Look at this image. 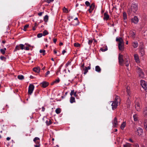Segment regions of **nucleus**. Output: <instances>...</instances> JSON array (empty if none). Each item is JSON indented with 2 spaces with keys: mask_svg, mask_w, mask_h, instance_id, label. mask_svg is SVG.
<instances>
[{
  "mask_svg": "<svg viewBox=\"0 0 147 147\" xmlns=\"http://www.w3.org/2000/svg\"><path fill=\"white\" fill-rule=\"evenodd\" d=\"M138 9V6L137 4L133 3L131 5V7L129 8L127 11L128 14L129 15H134L136 13Z\"/></svg>",
  "mask_w": 147,
  "mask_h": 147,
  "instance_id": "1",
  "label": "nucleus"
},
{
  "mask_svg": "<svg viewBox=\"0 0 147 147\" xmlns=\"http://www.w3.org/2000/svg\"><path fill=\"white\" fill-rule=\"evenodd\" d=\"M116 41L117 42H119L118 48L121 51H123L124 50V42L122 38L121 37L117 38Z\"/></svg>",
  "mask_w": 147,
  "mask_h": 147,
  "instance_id": "2",
  "label": "nucleus"
},
{
  "mask_svg": "<svg viewBox=\"0 0 147 147\" xmlns=\"http://www.w3.org/2000/svg\"><path fill=\"white\" fill-rule=\"evenodd\" d=\"M118 100H119V96H116L115 97L114 100L113 102L111 105L112 106V108L113 110L116 108L118 106Z\"/></svg>",
  "mask_w": 147,
  "mask_h": 147,
  "instance_id": "3",
  "label": "nucleus"
},
{
  "mask_svg": "<svg viewBox=\"0 0 147 147\" xmlns=\"http://www.w3.org/2000/svg\"><path fill=\"white\" fill-rule=\"evenodd\" d=\"M137 69L139 76L141 78H144V74L142 70L139 67L137 68Z\"/></svg>",
  "mask_w": 147,
  "mask_h": 147,
  "instance_id": "4",
  "label": "nucleus"
},
{
  "mask_svg": "<svg viewBox=\"0 0 147 147\" xmlns=\"http://www.w3.org/2000/svg\"><path fill=\"white\" fill-rule=\"evenodd\" d=\"M24 45L22 44L17 45L14 49V52L16 51L17 50H19L20 49L23 50L24 49Z\"/></svg>",
  "mask_w": 147,
  "mask_h": 147,
  "instance_id": "5",
  "label": "nucleus"
},
{
  "mask_svg": "<svg viewBox=\"0 0 147 147\" xmlns=\"http://www.w3.org/2000/svg\"><path fill=\"white\" fill-rule=\"evenodd\" d=\"M123 55L119 54V55L118 59L119 64L121 66H123Z\"/></svg>",
  "mask_w": 147,
  "mask_h": 147,
  "instance_id": "6",
  "label": "nucleus"
},
{
  "mask_svg": "<svg viewBox=\"0 0 147 147\" xmlns=\"http://www.w3.org/2000/svg\"><path fill=\"white\" fill-rule=\"evenodd\" d=\"M34 88V86L32 84H30L28 87V93L29 94L31 95Z\"/></svg>",
  "mask_w": 147,
  "mask_h": 147,
  "instance_id": "7",
  "label": "nucleus"
},
{
  "mask_svg": "<svg viewBox=\"0 0 147 147\" xmlns=\"http://www.w3.org/2000/svg\"><path fill=\"white\" fill-rule=\"evenodd\" d=\"M141 85L145 90H147V84L144 80H141Z\"/></svg>",
  "mask_w": 147,
  "mask_h": 147,
  "instance_id": "8",
  "label": "nucleus"
},
{
  "mask_svg": "<svg viewBox=\"0 0 147 147\" xmlns=\"http://www.w3.org/2000/svg\"><path fill=\"white\" fill-rule=\"evenodd\" d=\"M112 123L113 126L114 127H117L118 125V122L117 118L115 117L114 120L112 121Z\"/></svg>",
  "mask_w": 147,
  "mask_h": 147,
  "instance_id": "9",
  "label": "nucleus"
},
{
  "mask_svg": "<svg viewBox=\"0 0 147 147\" xmlns=\"http://www.w3.org/2000/svg\"><path fill=\"white\" fill-rule=\"evenodd\" d=\"M143 131L142 128L138 127L137 129V131L136 132V134L140 136L143 133Z\"/></svg>",
  "mask_w": 147,
  "mask_h": 147,
  "instance_id": "10",
  "label": "nucleus"
},
{
  "mask_svg": "<svg viewBox=\"0 0 147 147\" xmlns=\"http://www.w3.org/2000/svg\"><path fill=\"white\" fill-rule=\"evenodd\" d=\"M134 57L136 62L138 63H140V60L138 55L136 54H134Z\"/></svg>",
  "mask_w": 147,
  "mask_h": 147,
  "instance_id": "11",
  "label": "nucleus"
},
{
  "mask_svg": "<svg viewBox=\"0 0 147 147\" xmlns=\"http://www.w3.org/2000/svg\"><path fill=\"white\" fill-rule=\"evenodd\" d=\"M95 7V4L94 3H92L90 5V8L88 10L90 13H91Z\"/></svg>",
  "mask_w": 147,
  "mask_h": 147,
  "instance_id": "12",
  "label": "nucleus"
},
{
  "mask_svg": "<svg viewBox=\"0 0 147 147\" xmlns=\"http://www.w3.org/2000/svg\"><path fill=\"white\" fill-rule=\"evenodd\" d=\"M140 53L142 56H144L145 54V50L143 48L141 47L139 49Z\"/></svg>",
  "mask_w": 147,
  "mask_h": 147,
  "instance_id": "13",
  "label": "nucleus"
},
{
  "mask_svg": "<svg viewBox=\"0 0 147 147\" xmlns=\"http://www.w3.org/2000/svg\"><path fill=\"white\" fill-rule=\"evenodd\" d=\"M40 84L44 88L46 87L49 85V83L46 81H44L41 83Z\"/></svg>",
  "mask_w": 147,
  "mask_h": 147,
  "instance_id": "14",
  "label": "nucleus"
},
{
  "mask_svg": "<svg viewBox=\"0 0 147 147\" xmlns=\"http://www.w3.org/2000/svg\"><path fill=\"white\" fill-rule=\"evenodd\" d=\"M131 21L134 24H137L138 22V19L137 17L135 16L131 19Z\"/></svg>",
  "mask_w": 147,
  "mask_h": 147,
  "instance_id": "15",
  "label": "nucleus"
},
{
  "mask_svg": "<svg viewBox=\"0 0 147 147\" xmlns=\"http://www.w3.org/2000/svg\"><path fill=\"white\" fill-rule=\"evenodd\" d=\"M40 138L37 137H36L33 139V141L36 144H38L40 143Z\"/></svg>",
  "mask_w": 147,
  "mask_h": 147,
  "instance_id": "16",
  "label": "nucleus"
},
{
  "mask_svg": "<svg viewBox=\"0 0 147 147\" xmlns=\"http://www.w3.org/2000/svg\"><path fill=\"white\" fill-rule=\"evenodd\" d=\"M109 16L107 13L105 12L104 13L103 19L104 20H108L109 18Z\"/></svg>",
  "mask_w": 147,
  "mask_h": 147,
  "instance_id": "17",
  "label": "nucleus"
},
{
  "mask_svg": "<svg viewBox=\"0 0 147 147\" xmlns=\"http://www.w3.org/2000/svg\"><path fill=\"white\" fill-rule=\"evenodd\" d=\"M32 70L36 73H39L40 71V68L39 67H34L33 68Z\"/></svg>",
  "mask_w": 147,
  "mask_h": 147,
  "instance_id": "18",
  "label": "nucleus"
},
{
  "mask_svg": "<svg viewBox=\"0 0 147 147\" xmlns=\"http://www.w3.org/2000/svg\"><path fill=\"white\" fill-rule=\"evenodd\" d=\"M135 108L137 111H140V105L139 103H136L135 104Z\"/></svg>",
  "mask_w": 147,
  "mask_h": 147,
  "instance_id": "19",
  "label": "nucleus"
},
{
  "mask_svg": "<svg viewBox=\"0 0 147 147\" xmlns=\"http://www.w3.org/2000/svg\"><path fill=\"white\" fill-rule=\"evenodd\" d=\"M126 104L127 105V108H129L130 106V101L129 98H128L127 99Z\"/></svg>",
  "mask_w": 147,
  "mask_h": 147,
  "instance_id": "20",
  "label": "nucleus"
},
{
  "mask_svg": "<svg viewBox=\"0 0 147 147\" xmlns=\"http://www.w3.org/2000/svg\"><path fill=\"white\" fill-rule=\"evenodd\" d=\"M143 115L145 117H147V107L144 108L143 112Z\"/></svg>",
  "mask_w": 147,
  "mask_h": 147,
  "instance_id": "21",
  "label": "nucleus"
},
{
  "mask_svg": "<svg viewBox=\"0 0 147 147\" xmlns=\"http://www.w3.org/2000/svg\"><path fill=\"white\" fill-rule=\"evenodd\" d=\"M129 36L134 38L135 37V33L133 31H131L129 33Z\"/></svg>",
  "mask_w": 147,
  "mask_h": 147,
  "instance_id": "22",
  "label": "nucleus"
},
{
  "mask_svg": "<svg viewBox=\"0 0 147 147\" xmlns=\"http://www.w3.org/2000/svg\"><path fill=\"white\" fill-rule=\"evenodd\" d=\"M132 45L133 47L134 48H136L138 47V42H135L132 43Z\"/></svg>",
  "mask_w": 147,
  "mask_h": 147,
  "instance_id": "23",
  "label": "nucleus"
},
{
  "mask_svg": "<svg viewBox=\"0 0 147 147\" xmlns=\"http://www.w3.org/2000/svg\"><path fill=\"white\" fill-rule=\"evenodd\" d=\"M95 71L98 72H100L101 71V69L99 66L97 65L95 67Z\"/></svg>",
  "mask_w": 147,
  "mask_h": 147,
  "instance_id": "24",
  "label": "nucleus"
},
{
  "mask_svg": "<svg viewBox=\"0 0 147 147\" xmlns=\"http://www.w3.org/2000/svg\"><path fill=\"white\" fill-rule=\"evenodd\" d=\"M126 92L127 94L129 96H130L131 94V92L129 89V87H127V88Z\"/></svg>",
  "mask_w": 147,
  "mask_h": 147,
  "instance_id": "25",
  "label": "nucleus"
},
{
  "mask_svg": "<svg viewBox=\"0 0 147 147\" xmlns=\"http://www.w3.org/2000/svg\"><path fill=\"white\" fill-rule=\"evenodd\" d=\"M46 123L47 125H49L52 123V121L49 119L46 121Z\"/></svg>",
  "mask_w": 147,
  "mask_h": 147,
  "instance_id": "26",
  "label": "nucleus"
},
{
  "mask_svg": "<svg viewBox=\"0 0 147 147\" xmlns=\"http://www.w3.org/2000/svg\"><path fill=\"white\" fill-rule=\"evenodd\" d=\"M126 125L125 122H123L121 124V129H123Z\"/></svg>",
  "mask_w": 147,
  "mask_h": 147,
  "instance_id": "27",
  "label": "nucleus"
},
{
  "mask_svg": "<svg viewBox=\"0 0 147 147\" xmlns=\"http://www.w3.org/2000/svg\"><path fill=\"white\" fill-rule=\"evenodd\" d=\"M73 95H74V96L75 97H76L77 96L76 92H74V90H71L70 93L71 96H72Z\"/></svg>",
  "mask_w": 147,
  "mask_h": 147,
  "instance_id": "28",
  "label": "nucleus"
},
{
  "mask_svg": "<svg viewBox=\"0 0 147 147\" xmlns=\"http://www.w3.org/2000/svg\"><path fill=\"white\" fill-rule=\"evenodd\" d=\"M75 102V98L73 96H71L70 98V102L71 103H73Z\"/></svg>",
  "mask_w": 147,
  "mask_h": 147,
  "instance_id": "29",
  "label": "nucleus"
},
{
  "mask_svg": "<svg viewBox=\"0 0 147 147\" xmlns=\"http://www.w3.org/2000/svg\"><path fill=\"white\" fill-rule=\"evenodd\" d=\"M18 78L20 80H22L24 79V76L22 75H19L18 76Z\"/></svg>",
  "mask_w": 147,
  "mask_h": 147,
  "instance_id": "30",
  "label": "nucleus"
},
{
  "mask_svg": "<svg viewBox=\"0 0 147 147\" xmlns=\"http://www.w3.org/2000/svg\"><path fill=\"white\" fill-rule=\"evenodd\" d=\"M48 18L49 17L47 15L45 16L44 18V21L45 22H47L48 20Z\"/></svg>",
  "mask_w": 147,
  "mask_h": 147,
  "instance_id": "31",
  "label": "nucleus"
},
{
  "mask_svg": "<svg viewBox=\"0 0 147 147\" xmlns=\"http://www.w3.org/2000/svg\"><path fill=\"white\" fill-rule=\"evenodd\" d=\"M61 111V109L60 108H57L55 110V112L57 114H59Z\"/></svg>",
  "mask_w": 147,
  "mask_h": 147,
  "instance_id": "32",
  "label": "nucleus"
},
{
  "mask_svg": "<svg viewBox=\"0 0 147 147\" xmlns=\"http://www.w3.org/2000/svg\"><path fill=\"white\" fill-rule=\"evenodd\" d=\"M48 34L49 33L46 30H45L43 33V34L44 36H45V35Z\"/></svg>",
  "mask_w": 147,
  "mask_h": 147,
  "instance_id": "33",
  "label": "nucleus"
},
{
  "mask_svg": "<svg viewBox=\"0 0 147 147\" xmlns=\"http://www.w3.org/2000/svg\"><path fill=\"white\" fill-rule=\"evenodd\" d=\"M84 74H86L88 72V69L87 67H85V68L84 69Z\"/></svg>",
  "mask_w": 147,
  "mask_h": 147,
  "instance_id": "34",
  "label": "nucleus"
},
{
  "mask_svg": "<svg viewBox=\"0 0 147 147\" xmlns=\"http://www.w3.org/2000/svg\"><path fill=\"white\" fill-rule=\"evenodd\" d=\"M107 46H106L105 48V49H103V48H101L100 49V50L102 51V52H104L105 51L107 50Z\"/></svg>",
  "mask_w": 147,
  "mask_h": 147,
  "instance_id": "35",
  "label": "nucleus"
},
{
  "mask_svg": "<svg viewBox=\"0 0 147 147\" xmlns=\"http://www.w3.org/2000/svg\"><path fill=\"white\" fill-rule=\"evenodd\" d=\"M29 27V25L26 24L25 25L24 27L23 30L24 31H26V28Z\"/></svg>",
  "mask_w": 147,
  "mask_h": 147,
  "instance_id": "36",
  "label": "nucleus"
},
{
  "mask_svg": "<svg viewBox=\"0 0 147 147\" xmlns=\"http://www.w3.org/2000/svg\"><path fill=\"white\" fill-rule=\"evenodd\" d=\"M133 117L134 118V120L135 121H136L138 120V118L137 115H134Z\"/></svg>",
  "mask_w": 147,
  "mask_h": 147,
  "instance_id": "37",
  "label": "nucleus"
},
{
  "mask_svg": "<svg viewBox=\"0 0 147 147\" xmlns=\"http://www.w3.org/2000/svg\"><path fill=\"white\" fill-rule=\"evenodd\" d=\"M74 20H76L77 21V22H76V23L75 24L76 25H78L79 23V22L78 20V18H76L74 19Z\"/></svg>",
  "mask_w": 147,
  "mask_h": 147,
  "instance_id": "38",
  "label": "nucleus"
},
{
  "mask_svg": "<svg viewBox=\"0 0 147 147\" xmlns=\"http://www.w3.org/2000/svg\"><path fill=\"white\" fill-rule=\"evenodd\" d=\"M74 46L75 47H79L80 46V44L78 43H74Z\"/></svg>",
  "mask_w": 147,
  "mask_h": 147,
  "instance_id": "39",
  "label": "nucleus"
},
{
  "mask_svg": "<svg viewBox=\"0 0 147 147\" xmlns=\"http://www.w3.org/2000/svg\"><path fill=\"white\" fill-rule=\"evenodd\" d=\"M123 19L124 20H125L127 19V14L126 13L124 12L123 13Z\"/></svg>",
  "mask_w": 147,
  "mask_h": 147,
  "instance_id": "40",
  "label": "nucleus"
},
{
  "mask_svg": "<svg viewBox=\"0 0 147 147\" xmlns=\"http://www.w3.org/2000/svg\"><path fill=\"white\" fill-rule=\"evenodd\" d=\"M126 62H127V63H126V62H125V66L126 67H128L129 65V62L128 59H126Z\"/></svg>",
  "mask_w": 147,
  "mask_h": 147,
  "instance_id": "41",
  "label": "nucleus"
},
{
  "mask_svg": "<svg viewBox=\"0 0 147 147\" xmlns=\"http://www.w3.org/2000/svg\"><path fill=\"white\" fill-rule=\"evenodd\" d=\"M40 53H43V55H45V50H40Z\"/></svg>",
  "mask_w": 147,
  "mask_h": 147,
  "instance_id": "42",
  "label": "nucleus"
},
{
  "mask_svg": "<svg viewBox=\"0 0 147 147\" xmlns=\"http://www.w3.org/2000/svg\"><path fill=\"white\" fill-rule=\"evenodd\" d=\"M0 51L1 53L3 55H4L5 53V52L3 49H1Z\"/></svg>",
  "mask_w": 147,
  "mask_h": 147,
  "instance_id": "43",
  "label": "nucleus"
},
{
  "mask_svg": "<svg viewBox=\"0 0 147 147\" xmlns=\"http://www.w3.org/2000/svg\"><path fill=\"white\" fill-rule=\"evenodd\" d=\"M71 62L69 61H68L67 63L66 64V68L67 67H68L70 65Z\"/></svg>",
  "mask_w": 147,
  "mask_h": 147,
  "instance_id": "44",
  "label": "nucleus"
},
{
  "mask_svg": "<svg viewBox=\"0 0 147 147\" xmlns=\"http://www.w3.org/2000/svg\"><path fill=\"white\" fill-rule=\"evenodd\" d=\"M85 4L87 6H90V2L88 1H86Z\"/></svg>",
  "mask_w": 147,
  "mask_h": 147,
  "instance_id": "45",
  "label": "nucleus"
},
{
  "mask_svg": "<svg viewBox=\"0 0 147 147\" xmlns=\"http://www.w3.org/2000/svg\"><path fill=\"white\" fill-rule=\"evenodd\" d=\"M43 35V34L42 33H39L38 34L37 36L38 38H40Z\"/></svg>",
  "mask_w": 147,
  "mask_h": 147,
  "instance_id": "46",
  "label": "nucleus"
},
{
  "mask_svg": "<svg viewBox=\"0 0 147 147\" xmlns=\"http://www.w3.org/2000/svg\"><path fill=\"white\" fill-rule=\"evenodd\" d=\"M54 0H46L45 1L48 3H50L52 2Z\"/></svg>",
  "mask_w": 147,
  "mask_h": 147,
  "instance_id": "47",
  "label": "nucleus"
},
{
  "mask_svg": "<svg viewBox=\"0 0 147 147\" xmlns=\"http://www.w3.org/2000/svg\"><path fill=\"white\" fill-rule=\"evenodd\" d=\"M123 146L124 147H130V144H127L124 145Z\"/></svg>",
  "mask_w": 147,
  "mask_h": 147,
  "instance_id": "48",
  "label": "nucleus"
},
{
  "mask_svg": "<svg viewBox=\"0 0 147 147\" xmlns=\"http://www.w3.org/2000/svg\"><path fill=\"white\" fill-rule=\"evenodd\" d=\"M0 58L1 60H4L6 58L5 57L2 56L0 57Z\"/></svg>",
  "mask_w": 147,
  "mask_h": 147,
  "instance_id": "49",
  "label": "nucleus"
},
{
  "mask_svg": "<svg viewBox=\"0 0 147 147\" xmlns=\"http://www.w3.org/2000/svg\"><path fill=\"white\" fill-rule=\"evenodd\" d=\"M92 40H89L88 41V43L90 45L92 42Z\"/></svg>",
  "mask_w": 147,
  "mask_h": 147,
  "instance_id": "50",
  "label": "nucleus"
},
{
  "mask_svg": "<svg viewBox=\"0 0 147 147\" xmlns=\"http://www.w3.org/2000/svg\"><path fill=\"white\" fill-rule=\"evenodd\" d=\"M144 127L146 129L147 131V123L145 122L144 123Z\"/></svg>",
  "mask_w": 147,
  "mask_h": 147,
  "instance_id": "51",
  "label": "nucleus"
},
{
  "mask_svg": "<svg viewBox=\"0 0 147 147\" xmlns=\"http://www.w3.org/2000/svg\"><path fill=\"white\" fill-rule=\"evenodd\" d=\"M70 9L69 10V11L65 7V13H68Z\"/></svg>",
  "mask_w": 147,
  "mask_h": 147,
  "instance_id": "52",
  "label": "nucleus"
},
{
  "mask_svg": "<svg viewBox=\"0 0 147 147\" xmlns=\"http://www.w3.org/2000/svg\"><path fill=\"white\" fill-rule=\"evenodd\" d=\"M60 81L59 79L58 78V79H57L54 81V82L55 83H58Z\"/></svg>",
  "mask_w": 147,
  "mask_h": 147,
  "instance_id": "53",
  "label": "nucleus"
},
{
  "mask_svg": "<svg viewBox=\"0 0 147 147\" xmlns=\"http://www.w3.org/2000/svg\"><path fill=\"white\" fill-rule=\"evenodd\" d=\"M24 49L25 50H29L30 49L28 47H24Z\"/></svg>",
  "mask_w": 147,
  "mask_h": 147,
  "instance_id": "54",
  "label": "nucleus"
},
{
  "mask_svg": "<svg viewBox=\"0 0 147 147\" xmlns=\"http://www.w3.org/2000/svg\"><path fill=\"white\" fill-rule=\"evenodd\" d=\"M50 73V71H48L46 73V75H45V77H47V76Z\"/></svg>",
  "mask_w": 147,
  "mask_h": 147,
  "instance_id": "55",
  "label": "nucleus"
},
{
  "mask_svg": "<svg viewBox=\"0 0 147 147\" xmlns=\"http://www.w3.org/2000/svg\"><path fill=\"white\" fill-rule=\"evenodd\" d=\"M43 13V12H40L38 13V15L39 16H41L42 15V13Z\"/></svg>",
  "mask_w": 147,
  "mask_h": 147,
  "instance_id": "56",
  "label": "nucleus"
},
{
  "mask_svg": "<svg viewBox=\"0 0 147 147\" xmlns=\"http://www.w3.org/2000/svg\"><path fill=\"white\" fill-rule=\"evenodd\" d=\"M57 41V39L56 38H54L53 39V42L55 43H56Z\"/></svg>",
  "mask_w": 147,
  "mask_h": 147,
  "instance_id": "57",
  "label": "nucleus"
},
{
  "mask_svg": "<svg viewBox=\"0 0 147 147\" xmlns=\"http://www.w3.org/2000/svg\"><path fill=\"white\" fill-rule=\"evenodd\" d=\"M40 144H39L38 145H34L35 147H40Z\"/></svg>",
  "mask_w": 147,
  "mask_h": 147,
  "instance_id": "58",
  "label": "nucleus"
},
{
  "mask_svg": "<svg viewBox=\"0 0 147 147\" xmlns=\"http://www.w3.org/2000/svg\"><path fill=\"white\" fill-rule=\"evenodd\" d=\"M42 111L44 112L45 111V109L44 107H42Z\"/></svg>",
  "mask_w": 147,
  "mask_h": 147,
  "instance_id": "59",
  "label": "nucleus"
},
{
  "mask_svg": "<svg viewBox=\"0 0 147 147\" xmlns=\"http://www.w3.org/2000/svg\"><path fill=\"white\" fill-rule=\"evenodd\" d=\"M60 69H61V68L60 67L59 69V70H58V71H57V75H58L59 73V71H60Z\"/></svg>",
  "mask_w": 147,
  "mask_h": 147,
  "instance_id": "60",
  "label": "nucleus"
},
{
  "mask_svg": "<svg viewBox=\"0 0 147 147\" xmlns=\"http://www.w3.org/2000/svg\"><path fill=\"white\" fill-rule=\"evenodd\" d=\"M10 139V138L9 137H7L6 138V140H8V141Z\"/></svg>",
  "mask_w": 147,
  "mask_h": 147,
  "instance_id": "61",
  "label": "nucleus"
},
{
  "mask_svg": "<svg viewBox=\"0 0 147 147\" xmlns=\"http://www.w3.org/2000/svg\"><path fill=\"white\" fill-rule=\"evenodd\" d=\"M129 141L130 142H132V143L133 142V140H132L131 139H129Z\"/></svg>",
  "mask_w": 147,
  "mask_h": 147,
  "instance_id": "62",
  "label": "nucleus"
},
{
  "mask_svg": "<svg viewBox=\"0 0 147 147\" xmlns=\"http://www.w3.org/2000/svg\"><path fill=\"white\" fill-rule=\"evenodd\" d=\"M63 45V43L62 42H60V43L59 44V45L60 46H61V45Z\"/></svg>",
  "mask_w": 147,
  "mask_h": 147,
  "instance_id": "63",
  "label": "nucleus"
},
{
  "mask_svg": "<svg viewBox=\"0 0 147 147\" xmlns=\"http://www.w3.org/2000/svg\"><path fill=\"white\" fill-rule=\"evenodd\" d=\"M36 29V28H35V26L33 27V28H32V30H35Z\"/></svg>",
  "mask_w": 147,
  "mask_h": 147,
  "instance_id": "64",
  "label": "nucleus"
}]
</instances>
